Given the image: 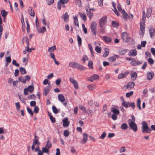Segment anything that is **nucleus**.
<instances>
[{"label": "nucleus", "instance_id": "nucleus-2", "mask_svg": "<svg viewBox=\"0 0 155 155\" xmlns=\"http://www.w3.org/2000/svg\"><path fill=\"white\" fill-rule=\"evenodd\" d=\"M146 17H145V13L144 11L143 13L142 17V21L143 23L142 22H140V29L141 30V32H140V36L141 37H143V35L145 31V21Z\"/></svg>", "mask_w": 155, "mask_h": 155}, {"label": "nucleus", "instance_id": "nucleus-19", "mask_svg": "<svg viewBox=\"0 0 155 155\" xmlns=\"http://www.w3.org/2000/svg\"><path fill=\"white\" fill-rule=\"evenodd\" d=\"M135 85L134 83L133 82H130L128 83L126 86V88H130V89L133 88Z\"/></svg>", "mask_w": 155, "mask_h": 155}, {"label": "nucleus", "instance_id": "nucleus-55", "mask_svg": "<svg viewBox=\"0 0 155 155\" xmlns=\"http://www.w3.org/2000/svg\"><path fill=\"white\" fill-rule=\"evenodd\" d=\"M64 135L65 137H67L69 135V133L68 131L67 130H65L64 132Z\"/></svg>", "mask_w": 155, "mask_h": 155}, {"label": "nucleus", "instance_id": "nucleus-64", "mask_svg": "<svg viewBox=\"0 0 155 155\" xmlns=\"http://www.w3.org/2000/svg\"><path fill=\"white\" fill-rule=\"evenodd\" d=\"M61 3L59 1L57 3V8L58 10H60L61 9V7L62 5H61Z\"/></svg>", "mask_w": 155, "mask_h": 155}, {"label": "nucleus", "instance_id": "nucleus-49", "mask_svg": "<svg viewBox=\"0 0 155 155\" xmlns=\"http://www.w3.org/2000/svg\"><path fill=\"white\" fill-rule=\"evenodd\" d=\"M27 109L29 114L31 116H33V112L31 109H30L29 107H27Z\"/></svg>", "mask_w": 155, "mask_h": 155}, {"label": "nucleus", "instance_id": "nucleus-54", "mask_svg": "<svg viewBox=\"0 0 155 155\" xmlns=\"http://www.w3.org/2000/svg\"><path fill=\"white\" fill-rule=\"evenodd\" d=\"M79 108L81 110H82L83 111H84L86 113H87L86 111V110L85 107H84L82 105H81L79 106Z\"/></svg>", "mask_w": 155, "mask_h": 155}, {"label": "nucleus", "instance_id": "nucleus-42", "mask_svg": "<svg viewBox=\"0 0 155 155\" xmlns=\"http://www.w3.org/2000/svg\"><path fill=\"white\" fill-rule=\"evenodd\" d=\"M93 62L91 61H89L88 62V67L92 69H93Z\"/></svg>", "mask_w": 155, "mask_h": 155}, {"label": "nucleus", "instance_id": "nucleus-20", "mask_svg": "<svg viewBox=\"0 0 155 155\" xmlns=\"http://www.w3.org/2000/svg\"><path fill=\"white\" fill-rule=\"evenodd\" d=\"M131 76L132 80L134 81L136 80L137 77V74L136 72H134L131 73Z\"/></svg>", "mask_w": 155, "mask_h": 155}, {"label": "nucleus", "instance_id": "nucleus-36", "mask_svg": "<svg viewBox=\"0 0 155 155\" xmlns=\"http://www.w3.org/2000/svg\"><path fill=\"white\" fill-rule=\"evenodd\" d=\"M74 23L75 25L78 26V27H79V23L77 17L76 16H74Z\"/></svg>", "mask_w": 155, "mask_h": 155}, {"label": "nucleus", "instance_id": "nucleus-58", "mask_svg": "<svg viewBox=\"0 0 155 155\" xmlns=\"http://www.w3.org/2000/svg\"><path fill=\"white\" fill-rule=\"evenodd\" d=\"M39 111V108L38 106L35 107L34 111L36 114Z\"/></svg>", "mask_w": 155, "mask_h": 155}, {"label": "nucleus", "instance_id": "nucleus-31", "mask_svg": "<svg viewBox=\"0 0 155 155\" xmlns=\"http://www.w3.org/2000/svg\"><path fill=\"white\" fill-rule=\"evenodd\" d=\"M26 88L30 92H33L34 90V87L32 85H29Z\"/></svg>", "mask_w": 155, "mask_h": 155}, {"label": "nucleus", "instance_id": "nucleus-40", "mask_svg": "<svg viewBox=\"0 0 155 155\" xmlns=\"http://www.w3.org/2000/svg\"><path fill=\"white\" fill-rule=\"evenodd\" d=\"M1 14L3 17H5L7 15L8 13L5 10H2L1 11Z\"/></svg>", "mask_w": 155, "mask_h": 155}, {"label": "nucleus", "instance_id": "nucleus-56", "mask_svg": "<svg viewBox=\"0 0 155 155\" xmlns=\"http://www.w3.org/2000/svg\"><path fill=\"white\" fill-rule=\"evenodd\" d=\"M46 2L48 5L52 4L54 3V0H46Z\"/></svg>", "mask_w": 155, "mask_h": 155}, {"label": "nucleus", "instance_id": "nucleus-9", "mask_svg": "<svg viewBox=\"0 0 155 155\" xmlns=\"http://www.w3.org/2000/svg\"><path fill=\"white\" fill-rule=\"evenodd\" d=\"M62 122L63 123V126L64 127H67L69 125L70 122L68 121V117L64 118L62 120Z\"/></svg>", "mask_w": 155, "mask_h": 155}, {"label": "nucleus", "instance_id": "nucleus-33", "mask_svg": "<svg viewBox=\"0 0 155 155\" xmlns=\"http://www.w3.org/2000/svg\"><path fill=\"white\" fill-rule=\"evenodd\" d=\"M19 70L21 74H24L26 73V71L25 69L23 67H21L19 68Z\"/></svg>", "mask_w": 155, "mask_h": 155}, {"label": "nucleus", "instance_id": "nucleus-41", "mask_svg": "<svg viewBox=\"0 0 155 155\" xmlns=\"http://www.w3.org/2000/svg\"><path fill=\"white\" fill-rule=\"evenodd\" d=\"M140 103L141 101L140 99V98L138 99L137 100V106L138 107V109L139 110H141V109L140 106Z\"/></svg>", "mask_w": 155, "mask_h": 155}, {"label": "nucleus", "instance_id": "nucleus-22", "mask_svg": "<svg viewBox=\"0 0 155 155\" xmlns=\"http://www.w3.org/2000/svg\"><path fill=\"white\" fill-rule=\"evenodd\" d=\"M152 11V8L151 7L147 9L146 14V16L147 18H149L151 15Z\"/></svg>", "mask_w": 155, "mask_h": 155}, {"label": "nucleus", "instance_id": "nucleus-59", "mask_svg": "<svg viewBox=\"0 0 155 155\" xmlns=\"http://www.w3.org/2000/svg\"><path fill=\"white\" fill-rule=\"evenodd\" d=\"M30 106L31 107L36 106V103L35 101H31L30 103Z\"/></svg>", "mask_w": 155, "mask_h": 155}, {"label": "nucleus", "instance_id": "nucleus-47", "mask_svg": "<svg viewBox=\"0 0 155 155\" xmlns=\"http://www.w3.org/2000/svg\"><path fill=\"white\" fill-rule=\"evenodd\" d=\"M127 52V50H120L119 51V53L120 55H123L124 54Z\"/></svg>", "mask_w": 155, "mask_h": 155}, {"label": "nucleus", "instance_id": "nucleus-16", "mask_svg": "<svg viewBox=\"0 0 155 155\" xmlns=\"http://www.w3.org/2000/svg\"><path fill=\"white\" fill-rule=\"evenodd\" d=\"M103 40L106 43L111 42L112 41V39L110 37L104 36L103 37Z\"/></svg>", "mask_w": 155, "mask_h": 155}, {"label": "nucleus", "instance_id": "nucleus-45", "mask_svg": "<svg viewBox=\"0 0 155 155\" xmlns=\"http://www.w3.org/2000/svg\"><path fill=\"white\" fill-rule=\"evenodd\" d=\"M52 109L53 112L55 114H57L58 113V110L56 107L54 106L52 107Z\"/></svg>", "mask_w": 155, "mask_h": 155}, {"label": "nucleus", "instance_id": "nucleus-62", "mask_svg": "<svg viewBox=\"0 0 155 155\" xmlns=\"http://www.w3.org/2000/svg\"><path fill=\"white\" fill-rule=\"evenodd\" d=\"M125 75L121 73L120 74L118 77V79H121L124 78L125 77Z\"/></svg>", "mask_w": 155, "mask_h": 155}, {"label": "nucleus", "instance_id": "nucleus-30", "mask_svg": "<svg viewBox=\"0 0 155 155\" xmlns=\"http://www.w3.org/2000/svg\"><path fill=\"white\" fill-rule=\"evenodd\" d=\"M69 18V15L67 12H66L64 15L61 16V18L63 19L65 21L68 19Z\"/></svg>", "mask_w": 155, "mask_h": 155}, {"label": "nucleus", "instance_id": "nucleus-10", "mask_svg": "<svg viewBox=\"0 0 155 155\" xmlns=\"http://www.w3.org/2000/svg\"><path fill=\"white\" fill-rule=\"evenodd\" d=\"M99 76L98 75L94 74L91 76L90 77L88 78V80L91 82H93L94 80L98 79Z\"/></svg>", "mask_w": 155, "mask_h": 155}, {"label": "nucleus", "instance_id": "nucleus-24", "mask_svg": "<svg viewBox=\"0 0 155 155\" xmlns=\"http://www.w3.org/2000/svg\"><path fill=\"white\" fill-rule=\"evenodd\" d=\"M35 138L33 140V143L36 145L38 144V141L39 137L36 135L35 133Z\"/></svg>", "mask_w": 155, "mask_h": 155}, {"label": "nucleus", "instance_id": "nucleus-27", "mask_svg": "<svg viewBox=\"0 0 155 155\" xmlns=\"http://www.w3.org/2000/svg\"><path fill=\"white\" fill-rule=\"evenodd\" d=\"M120 128L123 130H126L128 128V125L126 123H123L121 125Z\"/></svg>", "mask_w": 155, "mask_h": 155}, {"label": "nucleus", "instance_id": "nucleus-38", "mask_svg": "<svg viewBox=\"0 0 155 155\" xmlns=\"http://www.w3.org/2000/svg\"><path fill=\"white\" fill-rule=\"evenodd\" d=\"M56 49V47L55 45L50 47L48 49V51L49 52H53Z\"/></svg>", "mask_w": 155, "mask_h": 155}, {"label": "nucleus", "instance_id": "nucleus-1", "mask_svg": "<svg viewBox=\"0 0 155 155\" xmlns=\"http://www.w3.org/2000/svg\"><path fill=\"white\" fill-rule=\"evenodd\" d=\"M69 65L70 67L72 68H76L81 71L85 70L86 69V68L84 66L75 62H70L69 64Z\"/></svg>", "mask_w": 155, "mask_h": 155}, {"label": "nucleus", "instance_id": "nucleus-32", "mask_svg": "<svg viewBox=\"0 0 155 155\" xmlns=\"http://www.w3.org/2000/svg\"><path fill=\"white\" fill-rule=\"evenodd\" d=\"M38 31V33H43L46 31V29L45 27L43 26L40 29H39V28L38 29H37Z\"/></svg>", "mask_w": 155, "mask_h": 155}, {"label": "nucleus", "instance_id": "nucleus-5", "mask_svg": "<svg viewBox=\"0 0 155 155\" xmlns=\"http://www.w3.org/2000/svg\"><path fill=\"white\" fill-rule=\"evenodd\" d=\"M132 119H129L128 123L130 129L136 132L137 130V125L135 122H131Z\"/></svg>", "mask_w": 155, "mask_h": 155}, {"label": "nucleus", "instance_id": "nucleus-51", "mask_svg": "<svg viewBox=\"0 0 155 155\" xmlns=\"http://www.w3.org/2000/svg\"><path fill=\"white\" fill-rule=\"evenodd\" d=\"M133 91H131L127 93L126 94V96L127 97H129L133 95Z\"/></svg>", "mask_w": 155, "mask_h": 155}, {"label": "nucleus", "instance_id": "nucleus-50", "mask_svg": "<svg viewBox=\"0 0 155 155\" xmlns=\"http://www.w3.org/2000/svg\"><path fill=\"white\" fill-rule=\"evenodd\" d=\"M18 80L19 81H21V82L23 83H26V80H25L24 78L22 77H19L18 78Z\"/></svg>", "mask_w": 155, "mask_h": 155}, {"label": "nucleus", "instance_id": "nucleus-46", "mask_svg": "<svg viewBox=\"0 0 155 155\" xmlns=\"http://www.w3.org/2000/svg\"><path fill=\"white\" fill-rule=\"evenodd\" d=\"M116 60V58L114 56L111 57L109 58V61L111 62H113L115 61Z\"/></svg>", "mask_w": 155, "mask_h": 155}, {"label": "nucleus", "instance_id": "nucleus-57", "mask_svg": "<svg viewBox=\"0 0 155 155\" xmlns=\"http://www.w3.org/2000/svg\"><path fill=\"white\" fill-rule=\"evenodd\" d=\"M22 39L23 40H25L26 41V42L27 43V46H29V42L28 38L27 37H24Z\"/></svg>", "mask_w": 155, "mask_h": 155}, {"label": "nucleus", "instance_id": "nucleus-28", "mask_svg": "<svg viewBox=\"0 0 155 155\" xmlns=\"http://www.w3.org/2000/svg\"><path fill=\"white\" fill-rule=\"evenodd\" d=\"M122 105L125 108H127L129 106V102H126V101H124V99H123Z\"/></svg>", "mask_w": 155, "mask_h": 155}, {"label": "nucleus", "instance_id": "nucleus-12", "mask_svg": "<svg viewBox=\"0 0 155 155\" xmlns=\"http://www.w3.org/2000/svg\"><path fill=\"white\" fill-rule=\"evenodd\" d=\"M83 138L81 141V143L82 144L85 143L87 141L88 135L86 133H84L83 134Z\"/></svg>", "mask_w": 155, "mask_h": 155}, {"label": "nucleus", "instance_id": "nucleus-61", "mask_svg": "<svg viewBox=\"0 0 155 155\" xmlns=\"http://www.w3.org/2000/svg\"><path fill=\"white\" fill-rule=\"evenodd\" d=\"M11 61V57L9 56L6 58V62L8 63H10Z\"/></svg>", "mask_w": 155, "mask_h": 155}, {"label": "nucleus", "instance_id": "nucleus-52", "mask_svg": "<svg viewBox=\"0 0 155 155\" xmlns=\"http://www.w3.org/2000/svg\"><path fill=\"white\" fill-rule=\"evenodd\" d=\"M35 25L36 26V27L37 29H38V28H39V22L38 21V20L37 17H36L35 19Z\"/></svg>", "mask_w": 155, "mask_h": 155}, {"label": "nucleus", "instance_id": "nucleus-14", "mask_svg": "<svg viewBox=\"0 0 155 155\" xmlns=\"http://www.w3.org/2000/svg\"><path fill=\"white\" fill-rule=\"evenodd\" d=\"M28 12L30 15L34 17L35 15L34 10L31 7H29L28 9Z\"/></svg>", "mask_w": 155, "mask_h": 155}, {"label": "nucleus", "instance_id": "nucleus-29", "mask_svg": "<svg viewBox=\"0 0 155 155\" xmlns=\"http://www.w3.org/2000/svg\"><path fill=\"white\" fill-rule=\"evenodd\" d=\"M91 10L86 11L87 14L90 20H91L92 17L93 16V14L91 12Z\"/></svg>", "mask_w": 155, "mask_h": 155}, {"label": "nucleus", "instance_id": "nucleus-44", "mask_svg": "<svg viewBox=\"0 0 155 155\" xmlns=\"http://www.w3.org/2000/svg\"><path fill=\"white\" fill-rule=\"evenodd\" d=\"M75 3L79 7L81 6V0H75Z\"/></svg>", "mask_w": 155, "mask_h": 155}, {"label": "nucleus", "instance_id": "nucleus-21", "mask_svg": "<svg viewBox=\"0 0 155 155\" xmlns=\"http://www.w3.org/2000/svg\"><path fill=\"white\" fill-rule=\"evenodd\" d=\"M58 100L61 102H64L65 100L64 96L62 94H58Z\"/></svg>", "mask_w": 155, "mask_h": 155}, {"label": "nucleus", "instance_id": "nucleus-18", "mask_svg": "<svg viewBox=\"0 0 155 155\" xmlns=\"http://www.w3.org/2000/svg\"><path fill=\"white\" fill-rule=\"evenodd\" d=\"M137 54V51L135 49L131 50L130 51L129 55L130 56H135Z\"/></svg>", "mask_w": 155, "mask_h": 155}, {"label": "nucleus", "instance_id": "nucleus-8", "mask_svg": "<svg viewBox=\"0 0 155 155\" xmlns=\"http://www.w3.org/2000/svg\"><path fill=\"white\" fill-rule=\"evenodd\" d=\"M70 81L73 84L74 88L75 89H78V83L76 81L72 78H70Z\"/></svg>", "mask_w": 155, "mask_h": 155}, {"label": "nucleus", "instance_id": "nucleus-35", "mask_svg": "<svg viewBox=\"0 0 155 155\" xmlns=\"http://www.w3.org/2000/svg\"><path fill=\"white\" fill-rule=\"evenodd\" d=\"M77 40L78 42V46L80 47L81 45L82 39L79 35H77Z\"/></svg>", "mask_w": 155, "mask_h": 155}, {"label": "nucleus", "instance_id": "nucleus-4", "mask_svg": "<svg viewBox=\"0 0 155 155\" xmlns=\"http://www.w3.org/2000/svg\"><path fill=\"white\" fill-rule=\"evenodd\" d=\"M142 124L141 129L143 133L150 134L151 129L148 127L147 123L145 121H143L142 123Z\"/></svg>", "mask_w": 155, "mask_h": 155}, {"label": "nucleus", "instance_id": "nucleus-48", "mask_svg": "<svg viewBox=\"0 0 155 155\" xmlns=\"http://www.w3.org/2000/svg\"><path fill=\"white\" fill-rule=\"evenodd\" d=\"M15 105L16 107V109L18 111H19L20 110V105L19 102H17L15 103Z\"/></svg>", "mask_w": 155, "mask_h": 155}, {"label": "nucleus", "instance_id": "nucleus-17", "mask_svg": "<svg viewBox=\"0 0 155 155\" xmlns=\"http://www.w3.org/2000/svg\"><path fill=\"white\" fill-rule=\"evenodd\" d=\"M149 33L150 36L151 38L153 37L155 35V31L152 27L150 28L149 30Z\"/></svg>", "mask_w": 155, "mask_h": 155}, {"label": "nucleus", "instance_id": "nucleus-53", "mask_svg": "<svg viewBox=\"0 0 155 155\" xmlns=\"http://www.w3.org/2000/svg\"><path fill=\"white\" fill-rule=\"evenodd\" d=\"M106 133L105 132H103L101 135L99 137V138L101 139H104L106 137Z\"/></svg>", "mask_w": 155, "mask_h": 155}, {"label": "nucleus", "instance_id": "nucleus-63", "mask_svg": "<svg viewBox=\"0 0 155 155\" xmlns=\"http://www.w3.org/2000/svg\"><path fill=\"white\" fill-rule=\"evenodd\" d=\"M129 106L132 107L133 109H134L135 107V103L134 102H132L131 103L129 102Z\"/></svg>", "mask_w": 155, "mask_h": 155}, {"label": "nucleus", "instance_id": "nucleus-23", "mask_svg": "<svg viewBox=\"0 0 155 155\" xmlns=\"http://www.w3.org/2000/svg\"><path fill=\"white\" fill-rule=\"evenodd\" d=\"M78 14L80 16L81 18L84 21H85L86 20V18L85 14L84 13H82L80 12H79Z\"/></svg>", "mask_w": 155, "mask_h": 155}, {"label": "nucleus", "instance_id": "nucleus-26", "mask_svg": "<svg viewBox=\"0 0 155 155\" xmlns=\"http://www.w3.org/2000/svg\"><path fill=\"white\" fill-rule=\"evenodd\" d=\"M111 112H113L114 114H119L120 112L119 110L114 107H112L111 109Z\"/></svg>", "mask_w": 155, "mask_h": 155}, {"label": "nucleus", "instance_id": "nucleus-3", "mask_svg": "<svg viewBox=\"0 0 155 155\" xmlns=\"http://www.w3.org/2000/svg\"><path fill=\"white\" fill-rule=\"evenodd\" d=\"M121 38L123 41L125 42H130V41H132V44H134L135 43L134 40L132 38L129 37L127 33L126 32H124L122 34Z\"/></svg>", "mask_w": 155, "mask_h": 155}, {"label": "nucleus", "instance_id": "nucleus-43", "mask_svg": "<svg viewBox=\"0 0 155 155\" xmlns=\"http://www.w3.org/2000/svg\"><path fill=\"white\" fill-rule=\"evenodd\" d=\"M42 151L44 153H48L49 152V149L45 147L42 148Z\"/></svg>", "mask_w": 155, "mask_h": 155}, {"label": "nucleus", "instance_id": "nucleus-13", "mask_svg": "<svg viewBox=\"0 0 155 155\" xmlns=\"http://www.w3.org/2000/svg\"><path fill=\"white\" fill-rule=\"evenodd\" d=\"M51 87L50 84L48 83V85L45 87V95L46 96L49 92L51 90Z\"/></svg>", "mask_w": 155, "mask_h": 155}, {"label": "nucleus", "instance_id": "nucleus-6", "mask_svg": "<svg viewBox=\"0 0 155 155\" xmlns=\"http://www.w3.org/2000/svg\"><path fill=\"white\" fill-rule=\"evenodd\" d=\"M91 28L92 34L94 35H96L97 30V23L95 21H93L91 23Z\"/></svg>", "mask_w": 155, "mask_h": 155}, {"label": "nucleus", "instance_id": "nucleus-25", "mask_svg": "<svg viewBox=\"0 0 155 155\" xmlns=\"http://www.w3.org/2000/svg\"><path fill=\"white\" fill-rule=\"evenodd\" d=\"M112 25L113 27L117 28L119 25V24L117 21H113L112 22Z\"/></svg>", "mask_w": 155, "mask_h": 155}, {"label": "nucleus", "instance_id": "nucleus-15", "mask_svg": "<svg viewBox=\"0 0 155 155\" xmlns=\"http://www.w3.org/2000/svg\"><path fill=\"white\" fill-rule=\"evenodd\" d=\"M122 12L123 14V16L124 21H126L127 20L128 15L124 9L122 10Z\"/></svg>", "mask_w": 155, "mask_h": 155}, {"label": "nucleus", "instance_id": "nucleus-7", "mask_svg": "<svg viewBox=\"0 0 155 155\" xmlns=\"http://www.w3.org/2000/svg\"><path fill=\"white\" fill-rule=\"evenodd\" d=\"M107 21V17L106 16L102 17L99 20V25L101 28H102Z\"/></svg>", "mask_w": 155, "mask_h": 155}, {"label": "nucleus", "instance_id": "nucleus-39", "mask_svg": "<svg viewBox=\"0 0 155 155\" xmlns=\"http://www.w3.org/2000/svg\"><path fill=\"white\" fill-rule=\"evenodd\" d=\"M95 50L97 53H100L101 52V49L100 47L97 46L95 47Z\"/></svg>", "mask_w": 155, "mask_h": 155}, {"label": "nucleus", "instance_id": "nucleus-37", "mask_svg": "<svg viewBox=\"0 0 155 155\" xmlns=\"http://www.w3.org/2000/svg\"><path fill=\"white\" fill-rule=\"evenodd\" d=\"M105 52L103 54V56L104 57H106L109 54V49L106 48H105Z\"/></svg>", "mask_w": 155, "mask_h": 155}, {"label": "nucleus", "instance_id": "nucleus-60", "mask_svg": "<svg viewBox=\"0 0 155 155\" xmlns=\"http://www.w3.org/2000/svg\"><path fill=\"white\" fill-rule=\"evenodd\" d=\"M88 47L89 48V50L90 51L92 56H93V49L91 45V44H89L88 45Z\"/></svg>", "mask_w": 155, "mask_h": 155}, {"label": "nucleus", "instance_id": "nucleus-34", "mask_svg": "<svg viewBox=\"0 0 155 155\" xmlns=\"http://www.w3.org/2000/svg\"><path fill=\"white\" fill-rule=\"evenodd\" d=\"M51 146L52 145L51 142L49 141V140H48L46 142V144L45 147L49 149L51 147Z\"/></svg>", "mask_w": 155, "mask_h": 155}, {"label": "nucleus", "instance_id": "nucleus-11", "mask_svg": "<svg viewBox=\"0 0 155 155\" xmlns=\"http://www.w3.org/2000/svg\"><path fill=\"white\" fill-rule=\"evenodd\" d=\"M154 76V73L153 72H148L147 73V78L148 80H151L152 79Z\"/></svg>", "mask_w": 155, "mask_h": 155}]
</instances>
